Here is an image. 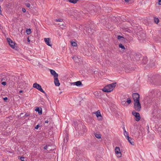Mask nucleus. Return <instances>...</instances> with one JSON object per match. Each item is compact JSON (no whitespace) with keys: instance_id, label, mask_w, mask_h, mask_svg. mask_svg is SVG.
<instances>
[{"instance_id":"4c0bfd02","label":"nucleus","mask_w":161,"mask_h":161,"mask_svg":"<svg viewBox=\"0 0 161 161\" xmlns=\"http://www.w3.org/2000/svg\"><path fill=\"white\" fill-rule=\"evenodd\" d=\"M22 11L23 12L25 13L26 12V9L25 8H22Z\"/></svg>"},{"instance_id":"9b49d317","label":"nucleus","mask_w":161,"mask_h":161,"mask_svg":"<svg viewBox=\"0 0 161 161\" xmlns=\"http://www.w3.org/2000/svg\"><path fill=\"white\" fill-rule=\"evenodd\" d=\"M50 72L51 75L53 76L54 78L58 77V74L54 70L51 69L50 70Z\"/></svg>"},{"instance_id":"49530a36","label":"nucleus","mask_w":161,"mask_h":161,"mask_svg":"<svg viewBox=\"0 0 161 161\" xmlns=\"http://www.w3.org/2000/svg\"><path fill=\"white\" fill-rule=\"evenodd\" d=\"M27 41L28 42H30V40H29V38L28 37V38Z\"/></svg>"},{"instance_id":"c756f323","label":"nucleus","mask_w":161,"mask_h":161,"mask_svg":"<svg viewBox=\"0 0 161 161\" xmlns=\"http://www.w3.org/2000/svg\"><path fill=\"white\" fill-rule=\"evenodd\" d=\"M25 5L28 8L30 7L31 6L30 4L28 3H25Z\"/></svg>"},{"instance_id":"f03ea898","label":"nucleus","mask_w":161,"mask_h":161,"mask_svg":"<svg viewBox=\"0 0 161 161\" xmlns=\"http://www.w3.org/2000/svg\"><path fill=\"white\" fill-rule=\"evenodd\" d=\"M161 111L158 109H155L153 110L152 114L151 119L153 121L156 119H158L160 117Z\"/></svg>"},{"instance_id":"f257e3e1","label":"nucleus","mask_w":161,"mask_h":161,"mask_svg":"<svg viewBox=\"0 0 161 161\" xmlns=\"http://www.w3.org/2000/svg\"><path fill=\"white\" fill-rule=\"evenodd\" d=\"M75 130H78V132L79 134H80V135L82 136L87 131V130L86 128V127L82 125L81 122H80V124H77L76 122H74Z\"/></svg>"},{"instance_id":"393cba45","label":"nucleus","mask_w":161,"mask_h":161,"mask_svg":"<svg viewBox=\"0 0 161 161\" xmlns=\"http://www.w3.org/2000/svg\"><path fill=\"white\" fill-rule=\"evenodd\" d=\"M71 45L74 47H76L77 46V44L73 41L71 42Z\"/></svg>"},{"instance_id":"a19ab883","label":"nucleus","mask_w":161,"mask_h":161,"mask_svg":"<svg viewBox=\"0 0 161 161\" xmlns=\"http://www.w3.org/2000/svg\"><path fill=\"white\" fill-rule=\"evenodd\" d=\"M29 115V114H25L24 116H23V117H27Z\"/></svg>"},{"instance_id":"4be33fe9","label":"nucleus","mask_w":161,"mask_h":161,"mask_svg":"<svg viewBox=\"0 0 161 161\" xmlns=\"http://www.w3.org/2000/svg\"><path fill=\"white\" fill-rule=\"evenodd\" d=\"M69 1L70 3L75 4L77 3L78 0H69Z\"/></svg>"},{"instance_id":"20e7f679","label":"nucleus","mask_w":161,"mask_h":161,"mask_svg":"<svg viewBox=\"0 0 161 161\" xmlns=\"http://www.w3.org/2000/svg\"><path fill=\"white\" fill-rule=\"evenodd\" d=\"M134 107L135 110L137 111H139L141 110V103L138 100L134 102Z\"/></svg>"},{"instance_id":"79ce46f5","label":"nucleus","mask_w":161,"mask_h":161,"mask_svg":"<svg viewBox=\"0 0 161 161\" xmlns=\"http://www.w3.org/2000/svg\"><path fill=\"white\" fill-rule=\"evenodd\" d=\"M23 113H21L20 114V116H22L23 115Z\"/></svg>"},{"instance_id":"ddd939ff","label":"nucleus","mask_w":161,"mask_h":161,"mask_svg":"<svg viewBox=\"0 0 161 161\" xmlns=\"http://www.w3.org/2000/svg\"><path fill=\"white\" fill-rule=\"evenodd\" d=\"M71 84H73L74 85H75L77 86H82L83 85L81 81H80L72 82Z\"/></svg>"},{"instance_id":"5701e85b","label":"nucleus","mask_w":161,"mask_h":161,"mask_svg":"<svg viewBox=\"0 0 161 161\" xmlns=\"http://www.w3.org/2000/svg\"><path fill=\"white\" fill-rule=\"evenodd\" d=\"M126 101L127 103V105L130 104L131 102V100L130 98H128Z\"/></svg>"},{"instance_id":"2eb2a0df","label":"nucleus","mask_w":161,"mask_h":161,"mask_svg":"<svg viewBox=\"0 0 161 161\" xmlns=\"http://www.w3.org/2000/svg\"><path fill=\"white\" fill-rule=\"evenodd\" d=\"M35 111L38 112L39 114H42V109L41 108H39L36 107Z\"/></svg>"},{"instance_id":"de8ad7c7","label":"nucleus","mask_w":161,"mask_h":161,"mask_svg":"<svg viewBox=\"0 0 161 161\" xmlns=\"http://www.w3.org/2000/svg\"><path fill=\"white\" fill-rule=\"evenodd\" d=\"M129 0H125V2H128Z\"/></svg>"},{"instance_id":"8fccbe9b","label":"nucleus","mask_w":161,"mask_h":161,"mask_svg":"<svg viewBox=\"0 0 161 161\" xmlns=\"http://www.w3.org/2000/svg\"><path fill=\"white\" fill-rule=\"evenodd\" d=\"M1 11H0V14H1Z\"/></svg>"},{"instance_id":"39448f33","label":"nucleus","mask_w":161,"mask_h":161,"mask_svg":"<svg viewBox=\"0 0 161 161\" xmlns=\"http://www.w3.org/2000/svg\"><path fill=\"white\" fill-rule=\"evenodd\" d=\"M33 87L41 92L45 94V92L42 89L41 86L37 83H35L33 85Z\"/></svg>"},{"instance_id":"cd10ccee","label":"nucleus","mask_w":161,"mask_h":161,"mask_svg":"<svg viewBox=\"0 0 161 161\" xmlns=\"http://www.w3.org/2000/svg\"><path fill=\"white\" fill-rule=\"evenodd\" d=\"M121 103L123 105H124L125 106L127 105L126 101L125 100H124V101H122Z\"/></svg>"},{"instance_id":"c9c22d12","label":"nucleus","mask_w":161,"mask_h":161,"mask_svg":"<svg viewBox=\"0 0 161 161\" xmlns=\"http://www.w3.org/2000/svg\"><path fill=\"white\" fill-rule=\"evenodd\" d=\"M20 159H21V160L22 161H24V157H20Z\"/></svg>"},{"instance_id":"a211bd4d","label":"nucleus","mask_w":161,"mask_h":161,"mask_svg":"<svg viewBox=\"0 0 161 161\" xmlns=\"http://www.w3.org/2000/svg\"><path fill=\"white\" fill-rule=\"evenodd\" d=\"M128 97V95H122L121 96V98L122 99V101H124V100H125V101H126V98H127V97Z\"/></svg>"},{"instance_id":"473e14b6","label":"nucleus","mask_w":161,"mask_h":161,"mask_svg":"<svg viewBox=\"0 0 161 161\" xmlns=\"http://www.w3.org/2000/svg\"><path fill=\"white\" fill-rule=\"evenodd\" d=\"M40 127V125H37L35 127V128L36 129H38V128Z\"/></svg>"},{"instance_id":"f8f14e48","label":"nucleus","mask_w":161,"mask_h":161,"mask_svg":"<svg viewBox=\"0 0 161 161\" xmlns=\"http://www.w3.org/2000/svg\"><path fill=\"white\" fill-rule=\"evenodd\" d=\"M44 41H45V42H46V44L49 46H51L52 45L50 43L51 42H50V39L49 38H44Z\"/></svg>"},{"instance_id":"a18cd8bd","label":"nucleus","mask_w":161,"mask_h":161,"mask_svg":"<svg viewBox=\"0 0 161 161\" xmlns=\"http://www.w3.org/2000/svg\"><path fill=\"white\" fill-rule=\"evenodd\" d=\"M23 92V91L21 90H20L19 91V92L21 93H22Z\"/></svg>"},{"instance_id":"7c9ffc66","label":"nucleus","mask_w":161,"mask_h":161,"mask_svg":"<svg viewBox=\"0 0 161 161\" xmlns=\"http://www.w3.org/2000/svg\"><path fill=\"white\" fill-rule=\"evenodd\" d=\"M144 59H145V61H144L142 63L144 64H145L147 63V58L146 57H144Z\"/></svg>"},{"instance_id":"1a4fd4ad","label":"nucleus","mask_w":161,"mask_h":161,"mask_svg":"<svg viewBox=\"0 0 161 161\" xmlns=\"http://www.w3.org/2000/svg\"><path fill=\"white\" fill-rule=\"evenodd\" d=\"M95 114L99 120H102L103 117L101 114L99 110L96 111Z\"/></svg>"},{"instance_id":"9d476101","label":"nucleus","mask_w":161,"mask_h":161,"mask_svg":"<svg viewBox=\"0 0 161 161\" xmlns=\"http://www.w3.org/2000/svg\"><path fill=\"white\" fill-rule=\"evenodd\" d=\"M115 151L116 154H119L118 157H120L121 156L120 148L119 147H116L115 148Z\"/></svg>"},{"instance_id":"37998d69","label":"nucleus","mask_w":161,"mask_h":161,"mask_svg":"<svg viewBox=\"0 0 161 161\" xmlns=\"http://www.w3.org/2000/svg\"><path fill=\"white\" fill-rule=\"evenodd\" d=\"M23 113H21L20 114V116H22L23 115Z\"/></svg>"},{"instance_id":"ea45409f","label":"nucleus","mask_w":161,"mask_h":161,"mask_svg":"<svg viewBox=\"0 0 161 161\" xmlns=\"http://www.w3.org/2000/svg\"><path fill=\"white\" fill-rule=\"evenodd\" d=\"M3 99L6 102V101L8 100V98L6 97H5L3 98Z\"/></svg>"},{"instance_id":"c03bdc74","label":"nucleus","mask_w":161,"mask_h":161,"mask_svg":"<svg viewBox=\"0 0 161 161\" xmlns=\"http://www.w3.org/2000/svg\"><path fill=\"white\" fill-rule=\"evenodd\" d=\"M48 120H46V121H45V123H48Z\"/></svg>"},{"instance_id":"dca6fc26","label":"nucleus","mask_w":161,"mask_h":161,"mask_svg":"<svg viewBox=\"0 0 161 161\" xmlns=\"http://www.w3.org/2000/svg\"><path fill=\"white\" fill-rule=\"evenodd\" d=\"M127 139L128 142L132 145H134V140L131 138L129 136H128Z\"/></svg>"},{"instance_id":"423d86ee","label":"nucleus","mask_w":161,"mask_h":161,"mask_svg":"<svg viewBox=\"0 0 161 161\" xmlns=\"http://www.w3.org/2000/svg\"><path fill=\"white\" fill-rule=\"evenodd\" d=\"M132 115L135 116L136 118L135 120L137 121H138L140 120L141 119V117L139 113L133 111L132 112Z\"/></svg>"},{"instance_id":"f704fd0d","label":"nucleus","mask_w":161,"mask_h":161,"mask_svg":"<svg viewBox=\"0 0 161 161\" xmlns=\"http://www.w3.org/2000/svg\"><path fill=\"white\" fill-rule=\"evenodd\" d=\"M158 148H160V149L161 148V143H159L158 145Z\"/></svg>"},{"instance_id":"a878e982","label":"nucleus","mask_w":161,"mask_h":161,"mask_svg":"<svg viewBox=\"0 0 161 161\" xmlns=\"http://www.w3.org/2000/svg\"><path fill=\"white\" fill-rule=\"evenodd\" d=\"M26 32L27 34L29 35L31 33V29H27L26 30Z\"/></svg>"},{"instance_id":"aec40b11","label":"nucleus","mask_w":161,"mask_h":161,"mask_svg":"<svg viewBox=\"0 0 161 161\" xmlns=\"http://www.w3.org/2000/svg\"><path fill=\"white\" fill-rule=\"evenodd\" d=\"M124 134L127 138H128V136H129L128 132L126 131L125 129L124 130Z\"/></svg>"},{"instance_id":"6e6552de","label":"nucleus","mask_w":161,"mask_h":161,"mask_svg":"<svg viewBox=\"0 0 161 161\" xmlns=\"http://www.w3.org/2000/svg\"><path fill=\"white\" fill-rule=\"evenodd\" d=\"M133 98L134 99V102H136V101L138 100L139 101L140 95L139 94L137 93H134L132 95Z\"/></svg>"},{"instance_id":"7ed1b4c3","label":"nucleus","mask_w":161,"mask_h":161,"mask_svg":"<svg viewBox=\"0 0 161 161\" xmlns=\"http://www.w3.org/2000/svg\"><path fill=\"white\" fill-rule=\"evenodd\" d=\"M116 84V83H115L107 85L103 88L102 90L105 92H111L113 90L114 88L115 87Z\"/></svg>"},{"instance_id":"412c9836","label":"nucleus","mask_w":161,"mask_h":161,"mask_svg":"<svg viewBox=\"0 0 161 161\" xmlns=\"http://www.w3.org/2000/svg\"><path fill=\"white\" fill-rule=\"evenodd\" d=\"M94 135L95 137L97 138H101V135L99 133H96Z\"/></svg>"},{"instance_id":"c85d7f7f","label":"nucleus","mask_w":161,"mask_h":161,"mask_svg":"<svg viewBox=\"0 0 161 161\" xmlns=\"http://www.w3.org/2000/svg\"><path fill=\"white\" fill-rule=\"evenodd\" d=\"M117 39L119 40L121 39H122V40H123L124 39V38L122 36L119 35L117 36Z\"/></svg>"},{"instance_id":"0eeeda50","label":"nucleus","mask_w":161,"mask_h":161,"mask_svg":"<svg viewBox=\"0 0 161 161\" xmlns=\"http://www.w3.org/2000/svg\"><path fill=\"white\" fill-rule=\"evenodd\" d=\"M8 43L10 47L13 49L15 48V43L13 42L10 38H7V39Z\"/></svg>"},{"instance_id":"f3484780","label":"nucleus","mask_w":161,"mask_h":161,"mask_svg":"<svg viewBox=\"0 0 161 161\" xmlns=\"http://www.w3.org/2000/svg\"><path fill=\"white\" fill-rule=\"evenodd\" d=\"M88 33L90 34L93 33L95 31L94 30L91 29V28H88L87 29Z\"/></svg>"},{"instance_id":"58836bf2","label":"nucleus","mask_w":161,"mask_h":161,"mask_svg":"<svg viewBox=\"0 0 161 161\" xmlns=\"http://www.w3.org/2000/svg\"><path fill=\"white\" fill-rule=\"evenodd\" d=\"M158 4L161 5V0H158Z\"/></svg>"},{"instance_id":"2f4dec72","label":"nucleus","mask_w":161,"mask_h":161,"mask_svg":"<svg viewBox=\"0 0 161 161\" xmlns=\"http://www.w3.org/2000/svg\"><path fill=\"white\" fill-rule=\"evenodd\" d=\"M56 21H57L62 22L63 21V19H56Z\"/></svg>"},{"instance_id":"3c124183","label":"nucleus","mask_w":161,"mask_h":161,"mask_svg":"<svg viewBox=\"0 0 161 161\" xmlns=\"http://www.w3.org/2000/svg\"><path fill=\"white\" fill-rule=\"evenodd\" d=\"M1 27V25L0 24V28Z\"/></svg>"},{"instance_id":"bb28decb","label":"nucleus","mask_w":161,"mask_h":161,"mask_svg":"<svg viewBox=\"0 0 161 161\" xmlns=\"http://www.w3.org/2000/svg\"><path fill=\"white\" fill-rule=\"evenodd\" d=\"M119 48H121L122 49H125L124 46L121 43H120L119 44Z\"/></svg>"},{"instance_id":"72a5a7b5","label":"nucleus","mask_w":161,"mask_h":161,"mask_svg":"<svg viewBox=\"0 0 161 161\" xmlns=\"http://www.w3.org/2000/svg\"><path fill=\"white\" fill-rule=\"evenodd\" d=\"M1 84L3 86H5L6 85V83L5 81H3L1 83Z\"/></svg>"},{"instance_id":"b1692460","label":"nucleus","mask_w":161,"mask_h":161,"mask_svg":"<svg viewBox=\"0 0 161 161\" xmlns=\"http://www.w3.org/2000/svg\"><path fill=\"white\" fill-rule=\"evenodd\" d=\"M154 22L156 24H158L159 21V20L158 19V18H157L156 17L154 18Z\"/></svg>"},{"instance_id":"4468645a","label":"nucleus","mask_w":161,"mask_h":161,"mask_svg":"<svg viewBox=\"0 0 161 161\" xmlns=\"http://www.w3.org/2000/svg\"><path fill=\"white\" fill-rule=\"evenodd\" d=\"M54 82L55 86H59L60 84L58 79V77L54 78Z\"/></svg>"},{"instance_id":"09e8293b","label":"nucleus","mask_w":161,"mask_h":161,"mask_svg":"<svg viewBox=\"0 0 161 161\" xmlns=\"http://www.w3.org/2000/svg\"><path fill=\"white\" fill-rule=\"evenodd\" d=\"M123 130H124V129H125V127H123Z\"/></svg>"},{"instance_id":"e433bc0d","label":"nucleus","mask_w":161,"mask_h":161,"mask_svg":"<svg viewBox=\"0 0 161 161\" xmlns=\"http://www.w3.org/2000/svg\"><path fill=\"white\" fill-rule=\"evenodd\" d=\"M47 146H49V145H46V146L44 147V149L47 150Z\"/></svg>"},{"instance_id":"6ab92c4d","label":"nucleus","mask_w":161,"mask_h":161,"mask_svg":"<svg viewBox=\"0 0 161 161\" xmlns=\"http://www.w3.org/2000/svg\"><path fill=\"white\" fill-rule=\"evenodd\" d=\"M68 137L67 134H66L65 137L64 138V142L66 143L68 142Z\"/></svg>"}]
</instances>
